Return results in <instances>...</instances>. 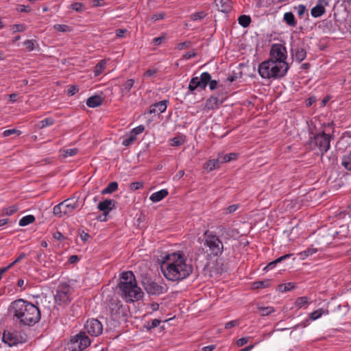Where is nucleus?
<instances>
[{
    "mask_svg": "<svg viewBox=\"0 0 351 351\" xmlns=\"http://www.w3.org/2000/svg\"><path fill=\"white\" fill-rule=\"evenodd\" d=\"M115 203L114 199H106L98 204L97 208L103 213V215L106 217L111 210L116 208Z\"/></svg>",
    "mask_w": 351,
    "mask_h": 351,
    "instance_id": "obj_15",
    "label": "nucleus"
},
{
    "mask_svg": "<svg viewBox=\"0 0 351 351\" xmlns=\"http://www.w3.org/2000/svg\"><path fill=\"white\" fill-rule=\"evenodd\" d=\"M16 10L20 12H29L30 11V8L24 5H19Z\"/></svg>",
    "mask_w": 351,
    "mask_h": 351,
    "instance_id": "obj_62",
    "label": "nucleus"
},
{
    "mask_svg": "<svg viewBox=\"0 0 351 351\" xmlns=\"http://www.w3.org/2000/svg\"><path fill=\"white\" fill-rule=\"evenodd\" d=\"M18 210V207L15 205L6 208L3 210V214L6 215H12L16 213Z\"/></svg>",
    "mask_w": 351,
    "mask_h": 351,
    "instance_id": "obj_48",
    "label": "nucleus"
},
{
    "mask_svg": "<svg viewBox=\"0 0 351 351\" xmlns=\"http://www.w3.org/2000/svg\"><path fill=\"white\" fill-rule=\"evenodd\" d=\"M280 287L283 292H286L295 288V285L293 282L285 283L284 285H281Z\"/></svg>",
    "mask_w": 351,
    "mask_h": 351,
    "instance_id": "obj_47",
    "label": "nucleus"
},
{
    "mask_svg": "<svg viewBox=\"0 0 351 351\" xmlns=\"http://www.w3.org/2000/svg\"><path fill=\"white\" fill-rule=\"evenodd\" d=\"M329 313V311L328 310H324L323 308H318L312 313L309 314L308 318L310 320H317V319L320 318L322 315H328Z\"/></svg>",
    "mask_w": 351,
    "mask_h": 351,
    "instance_id": "obj_28",
    "label": "nucleus"
},
{
    "mask_svg": "<svg viewBox=\"0 0 351 351\" xmlns=\"http://www.w3.org/2000/svg\"><path fill=\"white\" fill-rule=\"evenodd\" d=\"M165 16H166V14L165 12H158L155 14H153L151 16V20L152 21L155 22V21L165 19Z\"/></svg>",
    "mask_w": 351,
    "mask_h": 351,
    "instance_id": "obj_51",
    "label": "nucleus"
},
{
    "mask_svg": "<svg viewBox=\"0 0 351 351\" xmlns=\"http://www.w3.org/2000/svg\"><path fill=\"white\" fill-rule=\"evenodd\" d=\"M93 337H99L103 332V325L97 319H88L84 325L83 331Z\"/></svg>",
    "mask_w": 351,
    "mask_h": 351,
    "instance_id": "obj_10",
    "label": "nucleus"
},
{
    "mask_svg": "<svg viewBox=\"0 0 351 351\" xmlns=\"http://www.w3.org/2000/svg\"><path fill=\"white\" fill-rule=\"evenodd\" d=\"M239 324V320H232V321H230L228 322H227L226 324H225V328L226 329H230V328H232L234 326H237Z\"/></svg>",
    "mask_w": 351,
    "mask_h": 351,
    "instance_id": "obj_58",
    "label": "nucleus"
},
{
    "mask_svg": "<svg viewBox=\"0 0 351 351\" xmlns=\"http://www.w3.org/2000/svg\"><path fill=\"white\" fill-rule=\"evenodd\" d=\"M71 8L76 12H81L84 10V6L82 3L75 2L71 5Z\"/></svg>",
    "mask_w": 351,
    "mask_h": 351,
    "instance_id": "obj_49",
    "label": "nucleus"
},
{
    "mask_svg": "<svg viewBox=\"0 0 351 351\" xmlns=\"http://www.w3.org/2000/svg\"><path fill=\"white\" fill-rule=\"evenodd\" d=\"M143 183L141 182H132L130 183V189L132 190V191H136V190H138L141 188H143Z\"/></svg>",
    "mask_w": 351,
    "mask_h": 351,
    "instance_id": "obj_53",
    "label": "nucleus"
},
{
    "mask_svg": "<svg viewBox=\"0 0 351 351\" xmlns=\"http://www.w3.org/2000/svg\"><path fill=\"white\" fill-rule=\"evenodd\" d=\"M53 238L58 241H63L65 239L64 235L59 231L53 233Z\"/></svg>",
    "mask_w": 351,
    "mask_h": 351,
    "instance_id": "obj_61",
    "label": "nucleus"
},
{
    "mask_svg": "<svg viewBox=\"0 0 351 351\" xmlns=\"http://www.w3.org/2000/svg\"><path fill=\"white\" fill-rule=\"evenodd\" d=\"M237 158V154L236 153H230L228 154L219 156V158H220V162L221 163L230 162L231 160H236Z\"/></svg>",
    "mask_w": 351,
    "mask_h": 351,
    "instance_id": "obj_39",
    "label": "nucleus"
},
{
    "mask_svg": "<svg viewBox=\"0 0 351 351\" xmlns=\"http://www.w3.org/2000/svg\"><path fill=\"white\" fill-rule=\"evenodd\" d=\"M219 11L223 13H228L232 9L231 0H214Z\"/></svg>",
    "mask_w": 351,
    "mask_h": 351,
    "instance_id": "obj_17",
    "label": "nucleus"
},
{
    "mask_svg": "<svg viewBox=\"0 0 351 351\" xmlns=\"http://www.w3.org/2000/svg\"><path fill=\"white\" fill-rule=\"evenodd\" d=\"M207 16V13L204 11L196 12L189 16L190 20L192 21H197L203 20Z\"/></svg>",
    "mask_w": 351,
    "mask_h": 351,
    "instance_id": "obj_34",
    "label": "nucleus"
},
{
    "mask_svg": "<svg viewBox=\"0 0 351 351\" xmlns=\"http://www.w3.org/2000/svg\"><path fill=\"white\" fill-rule=\"evenodd\" d=\"M287 51L286 47L282 44H273L269 51L270 60L277 62L280 61L282 63H287Z\"/></svg>",
    "mask_w": 351,
    "mask_h": 351,
    "instance_id": "obj_12",
    "label": "nucleus"
},
{
    "mask_svg": "<svg viewBox=\"0 0 351 351\" xmlns=\"http://www.w3.org/2000/svg\"><path fill=\"white\" fill-rule=\"evenodd\" d=\"M341 165L347 170L351 171V152L343 157Z\"/></svg>",
    "mask_w": 351,
    "mask_h": 351,
    "instance_id": "obj_38",
    "label": "nucleus"
},
{
    "mask_svg": "<svg viewBox=\"0 0 351 351\" xmlns=\"http://www.w3.org/2000/svg\"><path fill=\"white\" fill-rule=\"evenodd\" d=\"M250 339H251L250 337H244L240 338L237 341L236 344L237 346L241 347V346L245 345L248 342Z\"/></svg>",
    "mask_w": 351,
    "mask_h": 351,
    "instance_id": "obj_56",
    "label": "nucleus"
},
{
    "mask_svg": "<svg viewBox=\"0 0 351 351\" xmlns=\"http://www.w3.org/2000/svg\"><path fill=\"white\" fill-rule=\"evenodd\" d=\"M35 221V217L34 215H26L23 217H22L19 221V226H27L32 223H33Z\"/></svg>",
    "mask_w": 351,
    "mask_h": 351,
    "instance_id": "obj_35",
    "label": "nucleus"
},
{
    "mask_svg": "<svg viewBox=\"0 0 351 351\" xmlns=\"http://www.w3.org/2000/svg\"><path fill=\"white\" fill-rule=\"evenodd\" d=\"M14 319L25 326H33L40 319L39 308L22 299L14 300L10 305Z\"/></svg>",
    "mask_w": 351,
    "mask_h": 351,
    "instance_id": "obj_2",
    "label": "nucleus"
},
{
    "mask_svg": "<svg viewBox=\"0 0 351 351\" xmlns=\"http://www.w3.org/2000/svg\"><path fill=\"white\" fill-rule=\"evenodd\" d=\"M118 287L121 297L127 302H136L143 297V292L137 285L135 276L131 271L121 274Z\"/></svg>",
    "mask_w": 351,
    "mask_h": 351,
    "instance_id": "obj_3",
    "label": "nucleus"
},
{
    "mask_svg": "<svg viewBox=\"0 0 351 351\" xmlns=\"http://www.w3.org/2000/svg\"><path fill=\"white\" fill-rule=\"evenodd\" d=\"M90 343V338L85 335V332L80 331L71 339L69 350L70 351H82Z\"/></svg>",
    "mask_w": 351,
    "mask_h": 351,
    "instance_id": "obj_8",
    "label": "nucleus"
},
{
    "mask_svg": "<svg viewBox=\"0 0 351 351\" xmlns=\"http://www.w3.org/2000/svg\"><path fill=\"white\" fill-rule=\"evenodd\" d=\"M157 72L158 71L156 69H148L144 73L143 77H152L156 75Z\"/></svg>",
    "mask_w": 351,
    "mask_h": 351,
    "instance_id": "obj_55",
    "label": "nucleus"
},
{
    "mask_svg": "<svg viewBox=\"0 0 351 351\" xmlns=\"http://www.w3.org/2000/svg\"><path fill=\"white\" fill-rule=\"evenodd\" d=\"M210 80V73L208 72H203L200 77H193L188 86L189 90L193 93L195 90H204Z\"/></svg>",
    "mask_w": 351,
    "mask_h": 351,
    "instance_id": "obj_9",
    "label": "nucleus"
},
{
    "mask_svg": "<svg viewBox=\"0 0 351 351\" xmlns=\"http://www.w3.org/2000/svg\"><path fill=\"white\" fill-rule=\"evenodd\" d=\"M317 252V248L308 247L306 250L298 254L299 258L302 261L305 260L307 257L312 256Z\"/></svg>",
    "mask_w": 351,
    "mask_h": 351,
    "instance_id": "obj_29",
    "label": "nucleus"
},
{
    "mask_svg": "<svg viewBox=\"0 0 351 351\" xmlns=\"http://www.w3.org/2000/svg\"><path fill=\"white\" fill-rule=\"evenodd\" d=\"M238 22L243 27H247L251 23V18L248 15H241L239 17Z\"/></svg>",
    "mask_w": 351,
    "mask_h": 351,
    "instance_id": "obj_36",
    "label": "nucleus"
},
{
    "mask_svg": "<svg viewBox=\"0 0 351 351\" xmlns=\"http://www.w3.org/2000/svg\"><path fill=\"white\" fill-rule=\"evenodd\" d=\"M326 12L325 8L322 5L321 1L319 3L313 7L311 10V16L314 18H318L322 16Z\"/></svg>",
    "mask_w": 351,
    "mask_h": 351,
    "instance_id": "obj_25",
    "label": "nucleus"
},
{
    "mask_svg": "<svg viewBox=\"0 0 351 351\" xmlns=\"http://www.w3.org/2000/svg\"><path fill=\"white\" fill-rule=\"evenodd\" d=\"M135 80L128 79L119 86V92L121 97H129L131 89L134 86Z\"/></svg>",
    "mask_w": 351,
    "mask_h": 351,
    "instance_id": "obj_16",
    "label": "nucleus"
},
{
    "mask_svg": "<svg viewBox=\"0 0 351 351\" xmlns=\"http://www.w3.org/2000/svg\"><path fill=\"white\" fill-rule=\"evenodd\" d=\"M330 134L320 132L311 138L310 145L313 149L317 148L321 154H323L330 149Z\"/></svg>",
    "mask_w": 351,
    "mask_h": 351,
    "instance_id": "obj_7",
    "label": "nucleus"
},
{
    "mask_svg": "<svg viewBox=\"0 0 351 351\" xmlns=\"http://www.w3.org/2000/svg\"><path fill=\"white\" fill-rule=\"evenodd\" d=\"M239 208V205L238 204H232L231 206H229L228 207H227L226 208V213H233L234 212H235Z\"/></svg>",
    "mask_w": 351,
    "mask_h": 351,
    "instance_id": "obj_60",
    "label": "nucleus"
},
{
    "mask_svg": "<svg viewBox=\"0 0 351 351\" xmlns=\"http://www.w3.org/2000/svg\"><path fill=\"white\" fill-rule=\"evenodd\" d=\"M64 208V205L62 204V202L55 206L53 209L54 215L58 217H62L64 215H67L66 211H65Z\"/></svg>",
    "mask_w": 351,
    "mask_h": 351,
    "instance_id": "obj_33",
    "label": "nucleus"
},
{
    "mask_svg": "<svg viewBox=\"0 0 351 351\" xmlns=\"http://www.w3.org/2000/svg\"><path fill=\"white\" fill-rule=\"evenodd\" d=\"M118 189V183L117 182H110L108 186L101 191L102 195L110 194Z\"/></svg>",
    "mask_w": 351,
    "mask_h": 351,
    "instance_id": "obj_32",
    "label": "nucleus"
},
{
    "mask_svg": "<svg viewBox=\"0 0 351 351\" xmlns=\"http://www.w3.org/2000/svg\"><path fill=\"white\" fill-rule=\"evenodd\" d=\"M283 20L289 27H294L297 25L295 16L291 12H285L283 16Z\"/></svg>",
    "mask_w": 351,
    "mask_h": 351,
    "instance_id": "obj_26",
    "label": "nucleus"
},
{
    "mask_svg": "<svg viewBox=\"0 0 351 351\" xmlns=\"http://www.w3.org/2000/svg\"><path fill=\"white\" fill-rule=\"evenodd\" d=\"M308 303V298L306 296H303V297H300L296 300V301L295 302V305L298 308H301L302 307H303L304 305H306Z\"/></svg>",
    "mask_w": 351,
    "mask_h": 351,
    "instance_id": "obj_40",
    "label": "nucleus"
},
{
    "mask_svg": "<svg viewBox=\"0 0 351 351\" xmlns=\"http://www.w3.org/2000/svg\"><path fill=\"white\" fill-rule=\"evenodd\" d=\"M143 285L146 292L149 295H160L167 291V287L165 284H158L150 278H145L143 281Z\"/></svg>",
    "mask_w": 351,
    "mask_h": 351,
    "instance_id": "obj_11",
    "label": "nucleus"
},
{
    "mask_svg": "<svg viewBox=\"0 0 351 351\" xmlns=\"http://www.w3.org/2000/svg\"><path fill=\"white\" fill-rule=\"evenodd\" d=\"M219 108V99L215 96L208 97L205 103L204 110L209 111Z\"/></svg>",
    "mask_w": 351,
    "mask_h": 351,
    "instance_id": "obj_21",
    "label": "nucleus"
},
{
    "mask_svg": "<svg viewBox=\"0 0 351 351\" xmlns=\"http://www.w3.org/2000/svg\"><path fill=\"white\" fill-rule=\"evenodd\" d=\"M23 45L28 51H32L35 49L36 41L34 40H26Z\"/></svg>",
    "mask_w": 351,
    "mask_h": 351,
    "instance_id": "obj_41",
    "label": "nucleus"
},
{
    "mask_svg": "<svg viewBox=\"0 0 351 351\" xmlns=\"http://www.w3.org/2000/svg\"><path fill=\"white\" fill-rule=\"evenodd\" d=\"M291 53L293 58L298 62H301L306 57V52L302 47H296L294 49H292Z\"/></svg>",
    "mask_w": 351,
    "mask_h": 351,
    "instance_id": "obj_20",
    "label": "nucleus"
},
{
    "mask_svg": "<svg viewBox=\"0 0 351 351\" xmlns=\"http://www.w3.org/2000/svg\"><path fill=\"white\" fill-rule=\"evenodd\" d=\"M184 143V141L179 136H176L170 140V145L171 146H180Z\"/></svg>",
    "mask_w": 351,
    "mask_h": 351,
    "instance_id": "obj_45",
    "label": "nucleus"
},
{
    "mask_svg": "<svg viewBox=\"0 0 351 351\" xmlns=\"http://www.w3.org/2000/svg\"><path fill=\"white\" fill-rule=\"evenodd\" d=\"M53 29L57 32H66L71 30V27L66 25L56 24L53 26Z\"/></svg>",
    "mask_w": 351,
    "mask_h": 351,
    "instance_id": "obj_42",
    "label": "nucleus"
},
{
    "mask_svg": "<svg viewBox=\"0 0 351 351\" xmlns=\"http://www.w3.org/2000/svg\"><path fill=\"white\" fill-rule=\"evenodd\" d=\"M2 341L10 347L21 342L18 332L12 330H4L2 335Z\"/></svg>",
    "mask_w": 351,
    "mask_h": 351,
    "instance_id": "obj_14",
    "label": "nucleus"
},
{
    "mask_svg": "<svg viewBox=\"0 0 351 351\" xmlns=\"http://www.w3.org/2000/svg\"><path fill=\"white\" fill-rule=\"evenodd\" d=\"M219 161L220 158H219V157L217 159L210 160L205 164L204 168L206 170L211 171L219 167Z\"/></svg>",
    "mask_w": 351,
    "mask_h": 351,
    "instance_id": "obj_31",
    "label": "nucleus"
},
{
    "mask_svg": "<svg viewBox=\"0 0 351 351\" xmlns=\"http://www.w3.org/2000/svg\"><path fill=\"white\" fill-rule=\"evenodd\" d=\"M196 56V53L194 52V51H189L187 53H186L184 56H183V58L186 60H189V59H191L192 58H194Z\"/></svg>",
    "mask_w": 351,
    "mask_h": 351,
    "instance_id": "obj_63",
    "label": "nucleus"
},
{
    "mask_svg": "<svg viewBox=\"0 0 351 351\" xmlns=\"http://www.w3.org/2000/svg\"><path fill=\"white\" fill-rule=\"evenodd\" d=\"M292 256H293V254H285V255L276 258V260L268 263L267 265L264 268V270L268 271V270L274 269L278 263H281L282 261H283L287 258H289Z\"/></svg>",
    "mask_w": 351,
    "mask_h": 351,
    "instance_id": "obj_24",
    "label": "nucleus"
},
{
    "mask_svg": "<svg viewBox=\"0 0 351 351\" xmlns=\"http://www.w3.org/2000/svg\"><path fill=\"white\" fill-rule=\"evenodd\" d=\"M63 156L64 157L67 156H73L76 155L78 153V149L77 148L67 149L64 150Z\"/></svg>",
    "mask_w": 351,
    "mask_h": 351,
    "instance_id": "obj_50",
    "label": "nucleus"
},
{
    "mask_svg": "<svg viewBox=\"0 0 351 351\" xmlns=\"http://www.w3.org/2000/svg\"><path fill=\"white\" fill-rule=\"evenodd\" d=\"M269 281L265 280V281H257L254 283V286L256 289L259 288H264L269 285Z\"/></svg>",
    "mask_w": 351,
    "mask_h": 351,
    "instance_id": "obj_54",
    "label": "nucleus"
},
{
    "mask_svg": "<svg viewBox=\"0 0 351 351\" xmlns=\"http://www.w3.org/2000/svg\"><path fill=\"white\" fill-rule=\"evenodd\" d=\"M204 246L208 249L209 255L213 257L220 256L224 250L223 242L213 231L206 230L204 234Z\"/></svg>",
    "mask_w": 351,
    "mask_h": 351,
    "instance_id": "obj_5",
    "label": "nucleus"
},
{
    "mask_svg": "<svg viewBox=\"0 0 351 351\" xmlns=\"http://www.w3.org/2000/svg\"><path fill=\"white\" fill-rule=\"evenodd\" d=\"M79 89L77 86H71L69 90H68V93L69 94H70L71 95H75V93H77L78 92Z\"/></svg>",
    "mask_w": 351,
    "mask_h": 351,
    "instance_id": "obj_64",
    "label": "nucleus"
},
{
    "mask_svg": "<svg viewBox=\"0 0 351 351\" xmlns=\"http://www.w3.org/2000/svg\"><path fill=\"white\" fill-rule=\"evenodd\" d=\"M145 127L143 125H140L133 128L129 134H127L123 136L122 145L128 147L135 142L137 139V136L143 132Z\"/></svg>",
    "mask_w": 351,
    "mask_h": 351,
    "instance_id": "obj_13",
    "label": "nucleus"
},
{
    "mask_svg": "<svg viewBox=\"0 0 351 351\" xmlns=\"http://www.w3.org/2000/svg\"><path fill=\"white\" fill-rule=\"evenodd\" d=\"M74 289L66 283L60 284L57 288L54 300L59 306L68 305L73 298Z\"/></svg>",
    "mask_w": 351,
    "mask_h": 351,
    "instance_id": "obj_6",
    "label": "nucleus"
},
{
    "mask_svg": "<svg viewBox=\"0 0 351 351\" xmlns=\"http://www.w3.org/2000/svg\"><path fill=\"white\" fill-rule=\"evenodd\" d=\"M64 205V209L66 211V215H71L77 207L78 201L75 198L67 199L62 202Z\"/></svg>",
    "mask_w": 351,
    "mask_h": 351,
    "instance_id": "obj_18",
    "label": "nucleus"
},
{
    "mask_svg": "<svg viewBox=\"0 0 351 351\" xmlns=\"http://www.w3.org/2000/svg\"><path fill=\"white\" fill-rule=\"evenodd\" d=\"M21 132L20 130H18L16 129H8V130H5L3 132V136L4 137H7V136H9L12 134H16L18 136L21 135Z\"/></svg>",
    "mask_w": 351,
    "mask_h": 351,
    "instance_id": "obj_46",
    "label": "nucleus"
},
{
    "mask_svg": "<svg viewBox=\"0 0 351 351\" xmlns=\"http://www.w3.org/2000/svg\"><path fill=\"white\" fill-rule=\"evenodd\" d=\"M289 69L288 63L273 61L270 59L262 62L258 67L260 76L263 79H280L287 75Z\"/></svg>",
    "mask_w": 351,
    "mask_h": 351,
    "instance_id": "obj_4",
    "label": "nucleus"
},
{
    "mask_svg": "<svg viewBox=\"0 0 351 351\" xmlns=\"http://www.w3.org/2000/svg\"><path fill=\"white\" fill-rule=\"evenodd\" d=\"M106 65V60L105 59L100 60L94 67V75L95 77L100 75L104 71Z\"/></svg>",
    "mask_w": 351,
    "mask_h": 351,
    "instance_id": "obj_27",
    "label": "nucleus"
},
{
    "mask_svg": "<svg viewBox=\"0 0 351 351\" xmlns=\"http://www.w3.org/2000/svg\"><path fill=\"white\" fill-rule=\"evenodd\" d=\"M294 8L297 10L298 16L300 19H302L304 17V14L306 12V6L303 4H300L297 7H295Z\"/></svg>",
    "mask_w": 351,
    "mask_h": 351,
    "instance_id": "obj_43",
    "label": "nucleus"
},
{
    "mask_svg": "<svg viewBox=\"0 0 351 351\" xmlns=\"http://www.w3.org/2000/svg\"><path fill=\"white\" fill-rule=\"evenodd\" d=\"M160 269L164 276L171 281L186 278L193 272L185 254L180 251L167 254L162 257Z\"/></svg>",
    "mask_w": 351,
    "mask_h": 351,
    "instance_id": "obj_1",
    "label": "nucleus"
},
{
    "mask_svg": "<svg viewBox=\"0 0 351 351\" xmlns=\"http://www.w3.org/2000/svg\"><path fill=\"white\" fill-rule=\"evenodd\" d=\"M259 313L261 316H267L275 311L273 306H258Z\"/></svg>",
    "mask_w": 351,
    "mask_h": 351,
    "instance_id": "obj_37",
    "label": "nucleus"
},
{
    "mask_svg": "<svg viewBox=\"0 0 351 351\" xmlns=\"http://www.w3.org/2000/svg\"><path fill=\"white\" fill-rule=\"evenodd\" d=\"M12 29L14 33L24 32L26 29V26L24 24H15L12 26Z\"/></svg>",
    "mask_w": 351,
    "mask_h": 351,
    "instance_id": "obj_52",
    "label": "nucleus"
},
{
    "mask_svg": "<svg viewBox=\"0 0 351 351\" xmlns=\"http://www.w3.org/2000/svg\"><path fill=\"white\" fill-rule=\"evenodd\" d=\"M168 191L167 189H161L157 192L153 193L150 197L149 199L152 202H158L163 199L165 197L168 195Z\"/></svg>",
    "mask_w": 351,
    "mask_h": 351,
    "instance_id": "obj_22",
    "label": "nucleus"
},
{
    "mask_svg": "<svg viewBox=\"0 0 351 351\" xmlns=\"http://www.w3.org/2000/svg\"><path fill=\"white\" fill-rule=\"evenodd\" d=\"M26 257V254L21 252L19 254V256L16 258V259L12 262L10 264H9L7 267H8V269L12 267L14 265L21 261L23 259H24Z\"/></svg>",
    "mask_w": 351,
    "mask_h": 351,
    "instance_id": "obj_44",
    "label": "nucleus"
},
{
    "mask_svg": "<svg viewBox=\"0 0 351 351\" xmlns=\"http://www.w3.org/2000/svg\"><path fill=\"white\" fill-rule=\"evenodd\" d=\"M218 83L219 82L217 80H212L211 75H210V80L208 84L209 85V88L211 90H215L217 88Z\"/></svg>",
    "mask_w": 351,
    "mask_h": 351,
    "instance_id": "obj_57",
    "label": "nucleus"
},
{
    "mask_svg": "<svg viewBox=\"0 0 351 351\" xmlns=\"http://www.w3.org/2000/svg\"><path fill=\"white\" fill-rule=\"evenodd\" d=\"M54 123H55V121H54L53 118L47 117L42 121H38L36 125L38 129H43L44 128L53 125Z\"/></svg>",
    "mask_w": 351,
    "mask_h": 351,
    "instance_id": "obj_30",
    "label": "nucleus"
},
{
    "mask_svg": "<svg viewBox=\"0 0 351 351\" xmlns=\"http://www.w3.org/2000/svg\"><path fill=\"white\" fill-rule=\"evenodd\" d=\"M103 99L99 95H93L88 98L86 105L90 108H96L102 104Z\"/></svg>",
    "mask_w": 351,
    "mask_h": 351,
    "instance_id": "obj_23",
    "label": "nucleus"
},
{
    "mask_svg": "<svg viewBox=\"0 0 351 351\" xmlns=\"http://www.w3.org/2000/svg\"><path fill=\"white\" fill-rule=\"evenodd\" d=\"M309 324H310V319L307 318V319H304V321H302V322H300V324L295 325L293 328L297 329L299 327L305 328L307 326H308Z\"/></svg>",
    "mask_w": 351,
    "mask_h": 351,
    "instance_id": "obj_59",
    "label": "nucleus"
},
{
    "mask_svg": "<svg viewBox=\"0 0 351 351\" xmlns=\"http://www.w3.org/2000/svg\"><path fill=\"white\" fill-rule=\"evenodd\" d=\"M167 100H163L151 105L148 112L149 114L164 112L167 110Z\"/></svg>",
    "mask_w": 351,
    "mask_h": 351,
    "instance_id": "obj_19",
    "label": "nucleus"
}]
</instances>
